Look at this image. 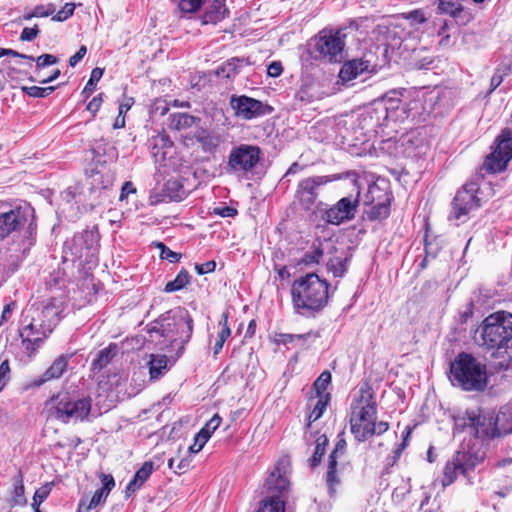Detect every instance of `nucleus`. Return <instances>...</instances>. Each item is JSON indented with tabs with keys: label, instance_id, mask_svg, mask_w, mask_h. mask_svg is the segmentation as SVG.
Returning a JSON list of instances; mask_svg holds the SVG:
<instances>
[{
	"label": "nucleus",
	"instance_id": "obj_1",
	"mask_svg": "<svg viewBox=\"0 0 512 512\" xmlns=\"http://www.w3.org/2000/svg\"><path fill=\"white\" fill-rule=\"evenodd\" d=\"M62 303L52 299L46 304H32L22 313L20 337L26 352L32 355L52 333L61 319Z\"/></svg>",
	"mask_w": 512,
	"mask_h": 512
},
{
	"label": "nucleus",
	"instance_id": "obj_2",
	"mask_svg": "<svg viewBox=\"0 0 512 512\" xmlns=\"http://www.w3.org/2000/svg\"><path fill=\"white\" fill-rule=\"evenodd\" d=\"M150 337L162 338L160 349L170 354L175 362L181 357L193 333V319L183 308L168 311L149 325Z\"/></svg>",
	"mask_w": 512,
	"mask_h": 512
},
{
	"label": "nucleus",
	"instance_id": "obj_3",
	"mask_svg": "<svg viewBox=\"0 0 512 512\" xmlns=\"http://www.w3.org/2000/svg\"><path fill=\"white\" fill-rule=\"evenodd\" d=\"M482 346L494 349L493 366L498 370L512 367V314L497 311L487 316L480 325Z\"/></svg>",
	"mask_w": 512,
	"mask_h": 512
},
{
	"label": "nucleus",
	"instance_id": "obj_4",
	"mask_svg": "<svg viewBox=\"0 0 512 512\" xmlns=\"http://www.w3.org/2000/svg\"><path fill=\"white\" fill-rule=\"evenodd\" d=\"M350 409V430L358 442H364L374 435H382L389 429L388 422H377V404L370 387L360 389Z\"/></svg>",
	"mask_w": 512,
	"mask_h": 512
},
{
	"label": "nucleus",
	"instance_id": "obj_5",
	"mask_svg": "<svg viewBox=\"0 0 512 512\" xmlns=\"http://www.w3.org/2000/svg\"><path fill=\"white\" fill-rule=\"evenodd\" d=\"M292 306L298 315L309 317L320 312L329 299V284L316 273L295 279L290 290Z\"/></svg>",
	"mask_w": 512,
	"mask_h": 512
},
{
	"label": "nucleus",
	"instance_id": "obj_6",
	"mask_svg": "<svg viewBox=\"0 0 512 512\" xmlns=\"http://www.w3.org/2000/svg\"><path fill=\"white\" fill-rule=\"evenodd\" d=\"M397 91L387 93L383 99L376 101L373 107L362 114V123L370 126L376 134L384 133L385 130L398 132V123L403 122L409 117L407 104L398 97Z\"/></svg>",
	"mask_w": 512,
	"mask_h": 512
},
{
	"label": "nucleus",
	"instance_id": "obj_7",
	"mask_svg": "<svg viewBox=\"0 0 512 512\" xmlns=\"http://www.w3.org/2000/svg\"><path fill=\"white\" fill-rule=\"evenodd\" d=\"M91 409L89 396L77 397L68 392H59L46 400L42 413L47 420L68 424L86 420Z\"/></svg>",
	"mask_w": 512,
	"mask_h": 512
},
{
	"label": "nucleus",
	"instance_id": "obj_8",
	"mask_svg": "<svg viewBox=\"0 0 512 512\" xmlns=\"http://www.w3.org/2000/svg\"><path fill=\"white\" fill-rule=\"evenodd\" d=\"M290 460L280 458L270 471L263 484L266 498L257 512H284V500L290 488Z\"/></svg>",
	"mask_w": 512,
	"mask_h": 512
},
{
	"label": "nucleus",
	"instance_id": "obj_9",
	"mask_svg": "<svg viewBox=\"0 0 512 512\" xmlns=\"http://www.w3.org/2000/svg\"><path fill=\"white\" fill-rule=\"evenodd\" d=\"M450 381L465 391H481L487 384L485 366L472 355L462 352L450 365Z\"/></svg>",
	"mask_w": 512,
	"mask_h": 512
},
{
	"label": "nucleus",
	"instance_id": "obj_10",
	"mask_svg": "<svg viewBox=\"0 0 512 512\" xmlns=\"http://www.w3.org/2000/svg\"><path fill=\"white\" fill-rule=\"evenodd\" d=\"M30 218H34V209L29 204L14 205L0 201V240L19 231Z\"/></svg>",
	"mask_w": 512,
	"mask_h": 512
},
{
	"label": "nucleus",
	"instance_id": "obj_11",
	"mask_svg": "<svg viewBox=\"0 0 512 512\" xmlns=\"http://www.w3.org/2000/svg\"><path fill=\"white\" fill-rule=\"evenodd\" d=\"M261 150L258 146L240 144L233 147L229 153L227 170L237 176H247L260 161Z\"/></svg>",
	"mask_w": 512,
	"mask_h": 512
},
{
	"label": "nucleus",
	"instance_id": "obj_12",
	"mask_svg": "<svg viewBox=\"0 0 512 512\" xmlns=\"http://www.w3.org/2000/svg\"><path fill=\"white\" fill-rule=\"evenodd\" d=\"M344 37L339 30H322L315 38L316 57L328 62H341L344 58Z\"/></svg>",
	"mask_w": 512,
	"mask_h": 512
},
{
	"label": "nucleus",
	"instance_id": "obj_13",
	"mask_svg": "<svg viewBox=\"0 0 512 512\" xmlns=\"http://www.w3.org/2000/svg\"><path fill=\"white\" fill-rule=\"evenodd\" d=\"M229 105L234 115L242 120H253L273 112L269 104L246 95H232Z\"/></svg>",
	"mask_w": 512,
	"mask_h": 512
},
{
	"label": "nucleus",
	"instance_id": "obj_14",
	"mask_svg": "<svg viewBox=\"0 0 512 512\" xmlns=\"http://www.w3.org/2000/svg\"><path fill=\"white\" fill-rule=\"evenodd\" d=\"M512 158V130L504 129L497 138L496 149L486 157L482 169L488 173L505 170Z\"/></svg>",
	"mask_w": 512,
	"mask_h": 512
},
{
	"label": "nucleus",
	"instance_id": "obj_15",
	"mask_svg": "<svg viewBox=\"0 0 512 512\" xmlns=\"http://www.w3.org/2000/svg\"><path fill=\"white\" fill-rule=\"evenodd\" d=\"M479 185L477 182H468L459 189L452 202V210L449 218L464 221L468 213L480 206V199L477 197Z\"/></svg>",
	"mask_w": 512,
	"mask_h": 512
},
{
	"label": "nucleus",
	"instance_id": "obj_16",
	"mask_svg": "<svg viewBox=\"0 0 512 512\" xmlns=\"http://www.w3.org/2000/svg\"><path fill=\"white\" fill-rule=\"evenodd\" d=\"M359 195L360 191L358 190L355 196L343 197L334 205L326 208L322 215L323 220L328 224L336 226L353 220L359 206Z\"/></svg>",
	"mask_w": 512,
	"mask_h": 512
},
{
	"label": "nucleus",
	"instance_id": "obj_17",
	"mask_svg": "<svg viewBox=\"0 0 512 512\" xmlns=\"http://www.w3.org/2000/svg\"><path fill=\"white\" fill-rule=\"evenodd\" d=\"M334 179L335 176L323 175L302 179L297 185L295 200L304 210H310L316 203L320 188Z\"/></svg>",
	"mask_w": 512,
	"mask_h": 512
},
{
	"label": "nucleus",
	"instance_id": "obj_18",
	"mask_svg": "<svg viewBox=\"0 0 512 512\" xmlns=\"http://www.w3.org/2000/svg\"><path fill=\"white\" fill-rule=\"evenodd\" d=\"M391 196L386 191L381 189L378 185L372 184L369 186L365 195L364 204L370 206L366 210L368 219L382 220L390 214Z\"/></svg>",
	"mask_w": 512,
	"mask_h": 512
},
{
	"label": "nucleus",
	"instance_id": "obj_19",
	"mask_svg": "<svg viewBox=\"0 0 512 512\" xmlns=\"http://www.w3.org/2000/svg\"><path fill=\"white\" fill-rule=\"evenodd\" d=\"M99 235L96 230H84L75 234L71 242H66L65 247L71 250L75 258L93 256L97 250Z\"/></svg>",
	"mask_w": 512,
	"mask_h": 512
},
{
	"label": "nucleus",
	"instance_id": "obj_20",
	"mask_svg": "<svg viewBox=\"0 0 512 512\" xmlns=\"http://www.w3.org/2000/svg\"><path fill=\"white\" fill-rule=\"evenodd\" d=\"M469 428L477 438L490 439L499 437L497 422L493 414H468Z\"/></svg>",
	"mask_w": 512,
	"mask_h": 512
},
{
	"label": "nucleus",
	"instance_id": "obj_21",
	"mask_svg": "<svg viewBox=\"0 0 512 512\" xmlns=\"http://www.w3.org/2000/svg\"><path fill=\"white\" fill-rule=\"evenodd\" d=\"M452 459L457 464L459 473L467 476L470 471L484 460V453L474 448L461 446Z\"/></svg>",
	"mask_w": 512,
	"mask_h": 512
},
{
	"label": "nucleus",
	"instance_id": "obj_22",
	"mask_svg": "<svg viewBox=\"0 0 512 512\" xmlns=\"http://www.w3.org/2000/svg\"><path fill=\"white\" fill-rule=\"evenodd\" d=\"M346 449V441L344 439H340L333 451L329 456L328 470H327V486L329 490L330 496H334L336 492V486L339 484V479L336 476V467H337V459L342 456Z\"/></svg>",
	"mask_w": 512,
	"mask_h": 512
},
{
	"label": "nucleus",
	"instance_id": "obj_23",
	"mask_svg": "<svg viewBox=\"0 0 512 512\" xmlns=\"http://www.w3.org/2000/svg\"><path fill=\"white\" fill-rule=\"evenodd\" d=\"M374 71V65L367 59H353L346 62L340 72L339 77L342 81L348 82L364 73H370Z\"/></svg>",
	"mask_w": 512,
	"mask_h": 512
},
{
	"label": "nucleus",
	"instance_id": "obj_24",
	"mask_svg": "<svg viewBox=\"0 0 512 512\" xmlns=\"http://www.w3.org/2000/svg\"><path fill=\"white\" fill-rule=\"evenodd\" d=\"M154 470V463L152 461H146L136 471L134 477L128 483L126 487V496L132 495L134 492L139 490L143 484L149 479Z\"/></svg>",
	"mask_w": 512,
	"mask_h": 512
},
{
	"label": "nucleus",
	"instance_id": "obj_25",
	"mask_svg": "<svg viewBox=\"0 0 512 512\" xmlns=\"http://www.w3.org/2000/svg\"><path fill=\"white\" fill-rule=\"evenodd\" d=\"M68 360V355L62 354L57 357L43 375L35 381V384L42 385L47 381L60 378L68 366Z\"/></svg>",
	"mask_w": 512,
	"mask_h": 512
},
{
	"label": "nucleus",
	"instance_id": "obj_26",
	"mask_svg": "<svg viewBox=\"0 0 512 512\" xmlns=\"http://www.w3.org/2000/svg\"><path fill=\"white\" fill-rule=\"evenodd\" d=\"M422 145V139L414 131L400 136L401 157H414Z\"/></svg>",
	"mask_w": 512,
	"mask_h": 512
},
{
	"label": "nucleus",
	"instance_id": "obj_27",
	"mask_svg": "<svg viewBox=\"0 0 512 512\" xmlns=\"http://www.w3.org/2000/svg\"><path fill=\"white\" fill-rule=\"evenodd\" d=\"M336 252V247L330 241H318L313 243L311 251L307 252L304 257L305 264L319 263L325 253L332 254Z\"/></svg>",
	"mask_w": 512,
	"mask_h": 512
},
{
	"label": "nucleus",
	"instance_id": "obj_28",
	"mask_svg": "<svg viewBox=\"0 0 512 512\" xmlns=\"http://www.w3.org/2000/svg\"><path fill=\"white\" fill-rule=\"evenodd\" d=\"M391 131L388 130L384 133H380L382 136H388L385 139H381L378 143V149L381 153L386 154L388 156L399 158L401 157V148H400V137L396 138L394 136H390Z\"/></svg>",
	"mask_w": 512,
	"mask_h": 512
},
{
	"label": "nucleus",
	"instance_id": "obj_29",
	"mask_svg": "<svg viewBox=\"0 0 512 512\" xmlns=\"http://www.w3.org/2000/svg\"><path fill=\"white\" fill-rule=\"evenodd\" d=\"M334 253L335 255L331 256L327 261V270L331 272L334 277L341 278L347 271L349 259L344 251L338 253L336 250Z\"/></svg>",
	"mask_w": 512,
	"mask_h": 512
},
{
	"label": "nucleus",
	"instance_id": "obj_30",
	"mask_svg": "<svg viewBox=\"0 0 512 512\" xmlns=\"http://www.w3.org/2000/svg\"><path fill=\"white\" fill-rule=\"evenodd\" d=\"M437 14L449 15L454 19L461 17L464 7L461 0H437Z\"/></svg>",
	"mask_w": 512,
	"mask_h": 512
},
{
	"label": "nucleus",
	"instance_id": "obj_31",
	"mask_svg": "<svg viewBox=\"0 0 512 512\" xmlns=\"http://www.w3.org/2000/svg\"><path fill=\"white\" fill-rule=\"evenodd\" d=\"M197 118L187 113H174L169 116V128L177 131H185L197 122Z\"/></svg>",
	"mask_w": 512,
	"mask_h": 512
},
{
	"label": "nucleus",
	"instance_id": "obj_32",
	"mask_svg": "<svg viewBox=\"0 0 512 512\" xmlns=\"http://www.w3.org/2000/svg\"><path fill=\"white\" fill-rule=\"evenodd\" d=\"M218 326L221 328L218 333L216 342L213 346V354L216 357L222 350L225 341L231 336V329L228 325V313L223 312L221 315V319L218 323Z\"/></svg>",
	"mask_w": 512,
	"mask_h": 512
},
{
	"label": "nucleus",
	"instance_id": "obj_33",
	"mask_svg": "<svg viewBox=\"0 0 512 512\" xmlns=\"http://www.w3.org/2000/svg\"><path fill=\"white\" fill-rule=\"evenodd\" d=\"M499 436L512 432V407L505 406L495 416Z\"/></svg>",
	"mask_w": 512,
	"mask_h": 512
},
{
	"label": "nucleus",
	"instance_id": "obj_34",
	"mask_svg": "<svg viewBox=\"0 0 512 512\" xmlns=\"http://www.w3.org/2000/svg\"><path fill=\"white\" fill-rule=\"evenodd\" d=\"M247 64L248 62L244 58H231L218 68L217 74L226 78H233Z\"/></svg>",
	"mask_w": 512,
	"mask_h": 512
},
{
	"label": "nucleus",
	"instance_id": "obj_35",
	"mask_svg": "<svg viewBox=\"0 0 512 512\" xmlns=\"http://www.w3.org/2000/svg\"><path fill=\"white\" fill-rule=\"evenodd\" d=\"M221 422V417L218 414H215L197 433V442L200 443V448L204 447V445L215 432V430L220 426Z\"/></svg>",
	"mask_w": 512,
	"mask_h": 512
},
{
	"label": "nucleus",
	"instance_id": "obj_36",
	"mask_svg": "<svg viewBox=\"0 0 512 512\" xmlns=\"http://www.w3.org/2000/svg\"><path fill=\"white\" fill-rule=\"evenodd\" d=\"M10 503L12 506H25L27 504L25 488L21 473H18V475L14 478Z\"/></svg>",
	"mask_w": 512,
	"mask_h": 512
},
{
	"label": "nucleus",
	"instance_id": "obj_37",
	"mask_svg": "<svg viewBox=\"0 0 512 512\" xmlns=\"http://www.w3.org/2000/svg\"><path fill=\"white\" fill-rule=\"evenodd\" d=\"M168 370V357L166 355H151L149 373L151 379H158Z\"/></svg>",
	"mask_w": 512,
	"mask_h": 512
},
{
	"label": "nucleus",
	"instance_id": "obj_38",
	"mask_svg": "<svg viewBox=\"0 0 512 512\" xmlns=\"http://www.w3.org/2000/svg\"><path fill=\"white\" fill-rule=\"evenodd\" d=\"M228 14L224 0H214L211 8L206 12V22L217 23L223 20Z\"/></svg>",
	"mask_w": 512,
	"mask_h": 512
},
{
	"label": "nucleus",
	"instance_id": "obj_39",
	"mask_svg": "<svg viewBox=\"0 0 512 512\" xmlns=\"http://www.w3.org/2000/svg\"><path fill=\"white\" fill-rule=\"evenodd\" d=\"M189 282V272L185 269H182L172 281H169L165 285L164 291L167 293L179 291L183 289Z\"/></svg>",
	"mask_w": 512,
	"mask_h": 512
},
{
	"label": "nucleus",
	"instance_id": "obj_40",
	"mask_svg": "<svg viewBox=\"0 0 512 512\" xmlns=\"http://www.w3.org/2000/svg\"><path fill=\"white\" fill-rule=\"evenodd\" d=\"M329 401L330 394H322L321 396H317L316 403L313 405V409L308 416L309 425L312 422L317 421L323 415Z\"/></svg>",
	"mask_w": 512,
	"mask_h": 512
},
{
	"label": "nucleus",
	"instance_id": "obj_41",
	"mask_svg": "<svg viewBox=\"0 0 512 512\" xmlns=\"http://www.w3.org/2000/svg\"><path fill=\"white\" fill-rule=\"evenodd\" d=\"M107 497L108 496L103 491L97 489L88 503L86 500H81L77 512H89L101 503L105 502Z\"/></svg>",
	"mask_w": 512,
	"mask_h": 512
},
{
	"label": "nucleus",
	"instance_id": "obj_42",
	"mask_svg": "<svg viewBox=\"0 0 512 512\" xmlns=\"http://www.w3.org/2000/svg\"><path fill=\"white\" fill-rule=\"evenodd\" d=\"M112 346L100 350L92 362L93 371H100L106 367L114 357Z\"/></svg>",
	"mask_w": 512,
	"mask_h": 512
},
{
	"label": "nucleus",
	"instance_id": "obj_43",
	"mask_svg": "<svg viewBox=\"0 0 512 512\" xmlns=\"http://www.w3.org/2000/svg\"><path fill=\"white\" fill-rule=\"evenodd\" d=\"M327 442H328V440H327L326 436H324V435L319 436L317 438L314 453H313L312 457L310 458V465L312 467H315L320 464L321 459H322L323 455L325 454V447L327 445Z\"/></svg>",
	"mask_w": 512,
	"mask_h": 512
},
{
	"label": "nucleus",
	"instance_id": "obj_44",
	"mask_svg": "<svg viewBox=\"0 0 512 512\" xmlns=\"http://www.w3.org/2000/svg\"><path fill=\"white\" fill-rule=\"evenodd\" d=\"M331 383V373L329 371H323L313 384V389L316 391V396L322 394H329L326 392L328 386Z\"/></svg>",
	"mask_w": 512,
	"mask_h": 512
},
{
	"label": "nucleus",
	"instance_id": "obj_45",
	"mask_svg": "<svg viewBox=\"0 0 512 512\" xmlns=\"http://www.w3.org/2000/svg\"><path fill=\"white\" fill-rule=\"evenodd\" d=\"M459 469L455 461L452 459L451 461L447 462L444 468V476L442 479L443 486H448L452 484L458 475H460Z\"/></svg>",
	"mask_w": 512,
	"mask_h": 512
},
{
	"label": "nucleus",
	"instance_id": "obj_46",
	"mask_svg": "<svg viewBox=\"0 0 512 512\" xmlns=\"http://www.w3.org/2000/svg\"><path fill=\"white\" fill-rule=\"evenodd\" d=\"M21 90L30 97L33 98H45L49 96L54 90V86L49 87H38V86H23Z\"/></svg>",
	"mask_w": 512,
	"mask_h": 512
},
{
	"label": "nucleus",
	"instance_id": "obj_47",
	"mask_svg": "<svg viewBox=\"0 0 512 512\" xmlns=\"http://www.w3.org/2000/svg\"><path fill=\"white\" fill-rule=\"evenodd\" d=\"M52 487H53V482H50V483L44 484L43 486H41L40 488H38L35 491L34 496H33V503H32L33 508H39L41 503L44 502L47 499V497L49 496V494L51 493Z\"/></svg>",
	"mask_w": 512,
	"mask_h": 512
},
{
	"label": "nucleus",
	"instance_id": "obj_48",
	"mask_svg": "<svg viewBox=\"0 0 512 512\" xmlns=\"http://www.w3.org/2000/svg\"><path fill=\"white\" fill-rule=\"evenodd\" d=\"M9 359L0 352V391L5 387L10 379Z\"/></svg>",
	"mask_w": 512,
	"mask_h": 512
},
{
	"label": "nucleus",
	"instance_id": "obj_49",
	"mask_svg": "<svg viewBox=\"0 0 512 512\" xmlns=\"http://www.w3.org/2000/svg\"><path fill=\"white\" fill-rule=\"evenodd\" d=\"M190 463L191 460L188 457L179 460L170 458L168 461V466L170 469H173L175 473L182 474L189 469Z\"/></svg>",
	"mask_w": 512,
	"mask_h": 512
},
{
	"label": "nucleus",
	"instance_id": "obj_50",
	"mask_svg": "<svg viewBox=\"0 0 512 512\" xmlns=\"http://www.w3.org/2000/svg\"><path fill=\"white\" fill-rule=\"evenodd\" d=\"M102 74H103L102 69H100L98 67L94 68L91 72L90 79L86 83L85 88L82 93L87 94V95H90L91 93H93L95 90L96 83L101 79Z\"/></svg>",
	"mask_w": 512,
	"mask_h": 512
},
{
	"label": "nucleus",
	"instance_id": "obj_51",
	"mask_svg": "<svg viewBox=\"0 0 512 512\" xmlns=\"http://www.w3.org/2000/svg\"><path fill=\"white\" fill-rule=\"evenodd\" d=\"M205 0H179V9L183 13H194L200 9Z\"/></svg>",
	"mask_w": 512,
	"mask_h": 512
},
{
	"label": "nucleus",
	"instance_id": "obj_52",
	"mask_svg": "<svg viewBox=\"0 0 512 512\" xmlns=\"http://www.w3.org/2000/svg\"><path fill=\"white\" fill-rule=\"evenodd\" d=\"M182 189L180 183L176 180H168L165 183V190L167 191L166 196L169 200H178L181 198L179 192Z\"/></svg>",
	"mask_w": 512,
	"mask_h": 512
},
{
	"label": "nucleus",
	"instance_id": "obj_53",
	"mask_svg": "<svg viewBox=\"0 0 512 512\" xmlns=\"http://www.w3.org/2000/svg\"><path fill=\"white\" fill-rule=\"evenodd\" d=\"M157 247L160 248V257L161 259L168 260L170 263H176L181 259V254L172 251L168 247H166L163 243H157Z\"/></svg>",
	"mask_w": 512,
	"mask_h": 512
},
{
	"label": "nucleus",
	"instance_id": "obj_54",
	"mask_svg": "<svg viewBox=\"0 0 512 512\" xmlns=\"http://www.w3.org/2000/svg\"><path fill=\"white\" fill-rule=\"evenodd\" d=\"M205 151H212L218 146L219 139L212 134H203L198 138Z\"/></svg>",
	"mask_w": 512,
	"mask_h": 512
},
{
	"label": "nucleus",
	"instance_id": "obj_55",
	"mask_svg": "<svg viewBox=\"0 0 512 512\" xmlns=\"http://www.w3.org/2000/svg\"><path fill=\"white\" fill-rule=\"evenodd\" d=\"M281 338H282L281 341L284 344H290V343H293L295 340L307 341L309 339H315L316 335L312 332H308L305 334H282Z\"/></svg>",
	"mask_w": 512,
	"mask_h": 512
},
{
	"label": "nucleus",
	"instance_id": "obj_56",
	"mask_svg": "<svg viewBox=\"0 0 512 512\" xmlns=\"http://www.w3.org/2000/svg\"><path fill=\"white\" fill-rule=\"evenodd\" d=\"M113 178L111 175H104L101 172H95L92 175V185L96 187L98 183L101 184L103 189H107L112 185Z\"/></svg>",
	"mask_w": 512,
	"mask_h": 512
},
{
	"label": "nucleus",
	"instance_id": "obj_57",
	"mask_svg": "<svg viewBox=\"0 0 512 512\" xmlns=\"http://www.w3.org/2000/svg\"><path fill=\"white\" fill-rule=\"evenodd\" d=\"M34 61L36 62L37 69H42L56 64L58 62V58L52 54H42L36 59L34 58Z\"/></svg>",
	"mask_w": 512,
	"mask_h": 512
},
{
	"label": "nucleus",
	"instance_id": "obj_58",
	"mask_svg": "<svg viewBox=\"0 0 512 512\" xmlns=\"http://www.w3.org/2000/svg\"><path fill=\"white\" fill-rule=\"evenodd\" d=\"M212 213L223 218H232L238 214V211L234 207L222 205L214 207Z\"/></svg>",
	"mask_w": 512,
	"mask_h": 512
},
{
	"label": "nucleus",
	"instance_id": "obj_59",
	"mask_svg": "<svg viewBox=\"0 0 512 512\" xmlns=\"http://www.w3.org/2000/svg\"><path fill=\"white\" fill-rule=\"evenodd\" d=\"M74 9H75L74 4L66 3L64 5V7L62 8V10H60L57 14H55L52 19L54 21H59V22L64 21L73 15Z\"/></svg>",
	"mask_w": 512,
	"mask_h": 512
},
{
	"label": "nucleus",
	"instance_id": "obj_60",
	"mask_svg": "<svg viewBox=\"0 0 512 512\" xmlns=\"http://www.w3.org/2000/svg\"><path fill=\"white\" fill-rule=\"evenodd\" d=\"M56 10V7L54 4L49 3L47 5H37L34 7V15L36 17H48L50 15H53Z\"/></svg>",
	"mask_w": 512,
	"mask_h": 512
},
{
	"label": "nucleus",
	"instance_id": "obj_61",
	"mask_svg": "<svg viewBox=\"0 0 512 512\" xmlns=\"http://www.w3.org/2000/svg\"><path fill=\"white\" fill-rule=\"evenodd\" d=\"M38 34H39V29H38L37 25H35L32 28L25 27L21 32L20 40L21 41H32L38 36Z\"/></svg>",
	"mask_w": 512,
	"mask_h": 512
},
{
	"label": "nucleus",
	"instance_id": "obj_62",
	"mask_svg": "<svg viewBox=\"0 0 512 512\" xmlns=\"http://www.w3.org/2000/svg\"><path fill=\"white\" fill-rule=\"evenodd\" d=\"M103 103V94H99L87 104L86 109L92 113L93 117L96 115V113L99 111L101 105Z\"/></svg>",
	"mask_w": 512,
	"mask_h": 512
},
{
	"label": "nucleus",
	"instance_id": "obj_63",
	"mask_svg": "<svg viewBox=\"0 0 512 512\" xmlns=\"http://www.w3.org/2000/svg\"><path fill=\"white\" fill-rule=\"evenodd\" d=\"M216 268V263L214 261H207L203 264H197L195 266L196 272L199 275H204L210 272H213Z\"/></svg>",
	"mask_w": 512,
	"mask_h": 512
},
{
	"label": "nucleus",
	"instance_id": "obj_64",
	"mask_svg": "<svg viewBox=\"0 0 512 512\" xmlns=\"http://www.w3.org/2000/svg\"><path fill=\"white\" fill-rule=\"evenodd\" d=\"M102 484V487L99 489L108 496L112 488L115 486L113 477L111 475H104L102 478Z\"/></svg>",
	"mask_w": 512,
	"mask_h": 512
}]
</instances>
